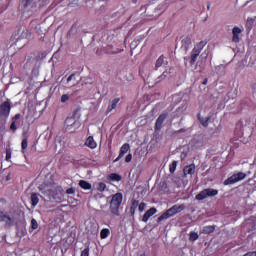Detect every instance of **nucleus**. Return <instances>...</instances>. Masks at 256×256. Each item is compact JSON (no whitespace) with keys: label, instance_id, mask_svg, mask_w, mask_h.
<instances>
[{"label":"nucleus","instance_id":"obj_51","mask_svg":"<svg viewBox=\"0 0 256 256\" xmlns=\"http://www.w3.org/2000/svg\"><path fill=\"white\" fill-rule=\"evenodd\" d=\"M140 256H146L145 254H141Z\"/></svg>","mask_w":256,"mask_h":256},{"label":"nucleus","instance_id":"obj_40","mask_svg":"<svg viewBox=\"0 0 256 256\" xmlns=\"http://www.w3.org/2000/svg\"><path fill=\"white\" fill-rule=\"evenodd\" d=\"M11 149H6V161H9V159H11Z\"/></svg>","mask_w":256,"mask_h":256},{"label":"nucleus","instance_id":"obj_13","mask_svg":"<svg viewBox=\"0 0 256 256\" xmlns=\"http://www.w3.org/2000/svg\"><path fill=\"white\" fill-rule=\"evenodd\" d=\"M86 147H89V149H97V142H95V139L93 136H89L85 141Z\"/></svg>","mask_w":256,"mask_h":256},{"label":"nucleus","instance_id":"obj_39","mask_svg":"<svg viewBox=\"0 0 256 256\" xmlns=\"http://www.w3.org/2000/svg\"><path fill=\"white\" fill-rule=\"evenodd\" d=\"M207 57H209V50H205L202 54H201V58L202 59H207Z\"/></svg>","mask_w":256,"mask_h":256},{"label":"nucleus","instance_id":"obj_22","mask_svg":"<svg viewBox=\"0 0 256 256\" xmlns=\"http://www.w3.org/2000/svg\"><path fill=\"white\" fill-rule=\"evenodd\" d=\"M105 53H107L108 55H117V53H120L119 50H113V46L111 45H108L106 48H105Z\"/></svg>","mask_w":256,"mask_h":256},{"label":"nucleus","instance_id":"obj_7","mask_svg":"<svg viewBox=\"0 0 256 256\" xmlns=\"http://www.w3.org/2000/svg\"><path fill=\"white\" fill-rule=\"evenodd\" d=\"M14 221L13 217H11L7 212L0 211V223H5L6 227H12Z\"/></svg>","mask_w":256,"mask_h":256},{"label":"nucleus","instance_id":"obj_36","mask_svg":"<svg viewBox=\"0 0 256 256\" xmlns=\"http://www.w3.org/2000/svg\"><path fill=\"white\" fill-rule=\"evenodd\" d=\"M67 195H75V188L71 187L66 190Z\"/></svg>","mask_w":256,"mask_h":256},{"label":"nucleus","instance_id":"obj_43","mask_svg":"<svg viewBox=\"0 0 256 256\" xmlns=\"http://www.w3.org/2000/svg\"><path fill=\"white\" fill-rule=\"evenodd\" d=\"M18 119H21V114H15V116L12 118V121H18Z\"/></svg>","mask_w":256,"mask_h":256},{"label":"nucleus","instance_id":"obj_15","mask_svg":"<svg viewBox=\"0 0 256 256\" xmlns=\"http://www.w3.org/2000/svg\"><path fill=\"white\" fill-rule=\"evenodd\" d=\"M137 207H139V200H132L131 206H130L131 217L135 216V211H137Z\"/></svg>","mask_w":256,"mask_h":256},{"label":"nucleus","instance_id":"obj_8","mask_svg":"<svg viewBox=\"0 0 256 256\" xmlns=\"http://www.w3.org/2000/svg\"><path fill=\"white\" fill-rule=\"evenodd\" d=\"M165 119H167V113H162L159 115L155 123V131H161Z\"/></svg>","mask_w":256,"mask_h":256},{"label":"nucleus","instance_id":"obj_28","mask_svg":"<svg viewBox=\"0 0 256 256\" xmlns=\"http://www.w3.org/2000/svg\"><path fill=\"white\" fill-rule=\"evenodd\" d=\"M175 171H177V161L174 160L169 166V172L175 173Z\"/></svg>","mask_w":256,"mask_h":256},{"label":"nucleus","instance_id":"obj_14","mask_svg":"<svg viewBox=\"0 0 256 256\" xmlns=\"http://www.w3.org/2000/svg\"><path fill=\"white\" fill-rule=\"evenodd\" d=\"M191 37L187 36L182 40V46L181 49H183L184 51H189V47H191Z\"/></svg>","mask_w":256,"mask_h":256},{"label":"nucleus","instance_id":"obj_32","mask_svg":"<svg viewBox=\"0 0 256 256\" xmlns=\"http://www.w3.org/2000/svg\"><path fill=\"white\" fill-rule=\"evenodd\" d=\"M253 23H255V19L248 18L246 25H247V27H249V29H251L253 27Z\"/></svg>","mask_w":256,"mask_h":256},{"label":"nucleus","instance_id":"obj_50","mask_svg":"<svg viewBox=\"0 0 256 256\" xmlns=\"http://www.w3.org/2000/svg\"><path fill=\"white\" fill-rule=\"evenodd\" d=\"M3 129V126L0 125V131Z\"/></svg>","mask_w":256,"mask_h":256},{"label":"nucleus","instance_id":"obj_41","mask_svg":"<svg viewBox=\"0 0 256 256\" xmlns=\"http://www.w3.org/2000/svg\"><path fill=\"white\" fill-rule=\"evenodd\" d=\"M133 159V155L132 154H128L126 157H125V162L126 163H131Z\"/></svg>","mask_w":256,"mask_h":256},{"label":"nucleus","instance_id":"obj_24","mask_svg":"<svg viewBox=\"0 0 256 256\" xmlns=\"http://www.w3.org/2000/svg\"><path fill=\"white\" fill-rule=\"evenodd\" d=\"M215 231V226H205L203 228V233H205L206 235H210V233H214Z\"/></svg>","mask_w":256,"mask_h":256},{"label":"nucleus","instance_id":"obj_12","mask_svg":"<svg viewBox=\"0 0 256 256\" xmlns=\"http://www.w3.org/2000/svg\"><path fill=\"white\" fill-rule=\"evenodd\" d=\"M184 177L187 175H195V164L187 165L183 168Z\"/></svg>","mask_w":256,"mask_h":256},{"label":"nucleus","instance_id":"obj_49","mask_svg":"<svg viewBox=\"0 0 256 256\" xmlns=\"http://www.w3.org/2000/svg\"><path fill=\"white\" fill-rule=\"evenodd\" d=\"M207 78L203 81V85H207Z\"/></svg>","mask_w":256,"mask_h":256},{"label":"nucleus","instance_id":"obj_47","mask_svg":"<svg viewBox=\"0 0 256 256\" xmlns=\"http://www.w3.org/2000/svg\"><path fill=\"white\" fill-rule=\"evenodd\" d=\"M185 128H181L180 130L177 131V133H185Z\"/></svg>","mask_w":256,"mask_h":256},{"label":"nucleus","instance_id":"obj_35","mask_svg":"<svg viewBox=\"0 0 256 256\" xmlns=\"http://www.w3.org/2000/svg\"><path fill=\"white\" fill-rule=\"evenodd\" d=\"M200 123L201 125H203V127H209V119H206V120L200 119Z\"/></svg>","mask_w":256,"mask_h":256},{"label":"nucleus","instance_id":"obj_20","mask_svg":"<svg viewBox=\"0 0 256 256\" xmlns=\"http://www.w3.org/2000/svg\"><path fill=\"white\" fill-rule=\"evenodd\" d=\"M38 204H39V196L37 195V193H32L31 194L32 207H37Z\"/></svg>","mask_w":256,"mask_h":256},{"label":"nucleus","instance_id":"obj_17","mask_svg":"<svg viewBox=\"0 0 256 256\" xmlns=\"http://www.w3.org/2000/svg\"><path fill=\"white\" fill-rule=\"evenodd\" d=\"M205 45H207V41L202 40L199 43H197L192 50L201 53V51H203V49L205 48Z\"/></svg>","mask_w":256,"mask_h":256},{"label":"nucleus","instance_id":"obj_48","mask_svg":"<svg viewBox=\"0 0 256 256\" xmlns=\"http://www.w3.org/2000/svg\"><path fill=\"white\" fill-rule=\"evenodd\" d=\"M253 95L256 97V84H255L254 89H253Z\"/></svg>","mask_w":256,"mask_h":256},{"label":"nucleus","instance_id":"obj_23","mask_svg":"<svg viewBox=\"0 0 256 256\" xmlns=\"http://www.w3.org/2000/svg\"><path fill=\"white\" fill-rule=\"evenodd\" d=\"M110 234H111V231L108 228H104L100 232V238L107 239V237H109Z\"/></svg>","mask_w":256,"mask_h":256},{"label":"nucleus","instance_id":"obj_21","mask_svg":"<svg viewBox=\"0 0 256 256\" xmlns=\"http://www.w3.org/2000/svg\"><path fill=\"white\" fill-rule=\"evenodd\" d=\"M164 63H165V56H164V55H161V56L156 60L155 70L157 71V69H159V67H162Z\"/></svg>","mask_w":256,"mask_h":256},{"label":"nucleus","instance_id":"obj_34","mask_svg":"<svg viewBox=\"0 0 256 256\" xmlns=\"http://www.w3.org/2000/svg\"><path fill=\"white\" fill-rule=\"evenodd\" d=\"M67 101H69V95L63 94L61 96V103H67Z\"/></svg>","mask_w":256,"mask_h":256},{"label":"nucleus","instance_id":"obj_38","mask_svg":"<svg viewBox=\"0 0 256 256\" xmlns=\"http://www.w3.org/2000/svg\"><path fill=\"white\" fill-rule=\"evenodd\" d=\"M10 130L13 132L17 131V125L15 124V121H12L10 124Z\"/></svg>","mask_w":256,"mask_h":256},{"label":"nucleus","instance_id":"obj_37","mask_svg":"<svg viewBox=\"0 0 256 256\" xmlns=\"http://www.w3.org/2000/svg\"><path fill=\"white\" fill-rule=\"evenodd\" d=\"M22 3L24 5V7H29V5H31V3H33V0H22Z\"/></svg>","mask_w":256,"mask_h":256},{"label":"nucleus","instance_id":"obj_27","mask_svg":"<svg viewBox=\"0 0 256 256\" xmlns=\"http://www.w3.org/2000/svg\"><path fill=\"white\" fill-rule=\"evenodd\" d=\"M106 189H107V184H105L104 182L98 183L97 191H99L100 193H103V191H105Z\"/></svg>","mask_w":256,"mask_h":256},{"label":"nucleus","instance_id":"obj_3","mask_svg":"<svg viewBox=\"0 0 256 256\" xmlns=\"http://www.w3.org/2000/svg\"><path fill=\"white\" fill-rule=\"evenodd\" d=\"M216 195H219V190L213 189V188H206L199 192L195 196L196 201H203L204 199H207V197H216Z\"/></svg>","mask_w":256,"mask_h":256},{"label":"nucleus","instance_id":"obj_33","mask_svg":"<svg viewBox=\"0 0 256 256\" xmlns=\"http://www.w3.org/2000/svg\"><path fill=\"white\" fill-rule=\"evenodd\" d=\"M147 207V204H145L144 202H141L140 204H138V211H140V213H143V210Z\"/></svg>","mask_w":256,"mask_h":256},{"label":"nucleus","instance_id":"obj_18","mask_svg":"<svg viewBox=\"0 0 256 256\" xmlns=\"http://www.w3.org/2000/svg\"><path fill=\"white\" fill-rule=\"evenodd\" d=\"M199 55H201V53L196 52V50L191 51L190 65H195V63L197 62V57H199Z\"/></svg>","mask_w":256,"mask_h":256},{"label":"nucleus","instance_id":"obj_25","mask_svg":"<svg viewBox=\"0 0 256 256\" xmlns=\"http://www.w3.org/2000/svg\"><path fill=\"white\" fill-rule=\"evenodd\" d=\"M109 179H110V181H121L122 177H121V175H119L117 173H111L109 175Z\"/></svg>","mask_w":256,"mask_h":256},{"label":"nucleus","instance_id":"obj_52","mask_svg":"<svg viewBox=\"0 0 256 256\" xmlns=\"http://www.w3.org/2000/svg\"><path fill=\"white\" fill-rule=\"evenodd\" d=\"M184 59H185V61H187V57H185Z\"/></svg>","mask_w":256,"mask_h":256},{"label":"nucleus","instance_id":"obj_10","mask_svg":"<svg viewBox=\"0 0 256 256\" xmlns=\"http://www.w3.org/2000/svg\"><path fill=\"white\" fill-rule=\"evenodd\" d=\"M155 213H157V208L152 207V208L148 209V210L144 213V215H143V217H142V221H143L144 223H147V221H149V219H151V217H153V215H155Z\"/></svg>","mask_w":256,"mask_h":256},{"label":"nucleus","instance_id":"obj_45","mask_svg":"<svg viewBox=\"0 0 256 256\" xmlns=\"http://www.w3.org/2000/svg\"><path fill=\"white\" fill-rule=\"evenodd\" d=\"M73 77H75V74H71V75L67 78V82L69 83L70 81H72Z\"/></svg>","mask_w":256,"mask_h":256},{"label":"nucleus","instance_id":"obj_2","mask_svg":"<svg viewBox=\"0 0 256 256\" xmlns=\"http://www.w3.org/2000/svg\"><path fill=\"white\" fill-rule=\"evenodd\" d=\"M181 211H185V204H175L157 218V223H161V221H165V219L175 217V215H177V213H181Z\"/></svg>","mask_w":256,"mask_h":256},{"label":"nucleus","instance_id":"obj_42","mask_svg":"<svg viewBox=\"0 0 256 256\" xmlns=\"http://www.w3.org/2000/svg\"><path fill=\"white\" fill-rule=\"evenodd\" d=\"M80 256H89V247H86L82 252Z\"/></svg>","mask_w":256,"mask_h":256},{"label":"nucleus","instance_id":"obj_46","mask_svg":"<svg viewBox=\"0 0 256 256\" xmlns=\"http://www.w3.org/2000/svg\"><path fill=\"white\" fill-rule=\"evenodd\" d=\"M165 77H167V75L165 74V72H163V74L160 77H158V79H165Z\"/></svg>","mask_w":256,"mask_h":256},{"label":"nucleus","instance_id":"obj_6","mask_svg":"<svg viewBox=\"0 0 256 256\" xmlns=\"http://www.w3.org/2000/svg\"><path fill=\"white\" fill-rule=\"evenodd\" d=\"M11 113V102L9 100L0 104V117L7 119Z\"/></svg>","mask_w":256,"mask_h":256},{"label":"nucleus","instance_id":"obj_5","mask_svg":"<svg viewBox=\"0 0 256 256\" xmlns=\"http://www.w3.org/2000/svg\"><path fill=\"white\" fill-rule=\"evenodd\" d=\"M81 123L79 120H76L75 117H67L65 120V129L66 131H71V128L74 127V129H79Z\"/></svg>","mask_w":256,"mask_h":256},{"label":"nucleus","instance_id":"obj_16","mask_svg":"<svg viewBox=\"0 0 256 256\" xmlns=\"http://www.w3.org/2000/svg\"><path fill=\"white\" fill-rule=\"evenodd\" d=\"M205 45H207V41L202 40L199 43H197L192 50L201 53V51H203V49L205 48Z\"/></svg>","mask_w":256,"mask_h":256},{"label":"nucleus","instance_id":"obj_4","mask_svg":"<svg viewBox=\"0 0 256 256\" xmlns=\"http://www.w3.org/2000/svg\"><path fill=\"white\" fill-rule=\"evenodd\" d=\"M247 175L243 172H238L236 174H233L232 176L228 177L224 181V185H234V183H238V181H243Z\"/></svg>","mask_w":256,"mask_h":256},{"label":"nucleus","instance_id":"obj_19","mask_svg":"<svg viewBox=\"0 0 256 256\" xmlns=\"http://www.w3.org/2000/svg\"><path fill=\"white\" fill-rule=\"evenodd\" d=\"M79 186L81 187V189H84L85 191H89V189H91V183L85 180H80Z\"/></svg>","mask_w":256,"mask_h":256},{"label":"nucleus","instance_id":"obj_31","mask_svg":"<svg viewBox=\"0 0 256 256\" xmlns=\"http://www.w3.org/2000/svg\"><path fill=\"white\" fill-rule=\"evenodd\" d=\"M31 229H33L34 231L35 229H39V223H37V220L35 218L31 220Z\"/></svg>","mask_w":256,"mask_h":256},{"label":"nucleus","instance_id":"obj_9","mask_svg":"<svg viewBox=\"0 0 256 256\" xmlns=\"http://www.w3.org/2000/svg\"><path fill=\"white\" fill-rule=\"evenodd\" d=\"M131 149V146H129V143H125L120 148V153L118 157L114 160V163H117L122 157H125V154Z\"/></svg>","mask_w":256,"mask_h":256},{"label":"nucleus","instance_id":"obj_1","mask_svg":"<svg viewBox=\"0 0 256 256\" xmlns=\"http://www.w3.org/2000/svg\"><path fill=\"white\" fill-rule=\"evenodd\" d=\"M121 203H123V193L117 192L116 194L112 195L109 209L111 215L114 217H119L121 215V213H119Z\"/></svg>","mask_w":256,"mask_h":256},{"label":"nucleus","instance_id":"obj_30","mask_svg":"<svg viewBox=\"0 0 256 256\" xmlns=\"http://www.w3.org/2000/svg\"><path fill=\"white\" fill-rule=\"evenodd\" d=\"M28 145H29V143H28V141H27V138H24V139L22 140V143H21L22 153H25V149H27Z\"/></svg>","mask_w":256,"mask_h":256},{"label":"nucleus","instance_id":"obj_26","mask_svg":"<svg viewBox=\"0 0 256 256\" xmlns=\"http://www.w3.org/2000/svg\"><path fill=\"white\" fill-rule=\"evenodd\" d=\"M119 101H120L119 98H115V99L112 101L111 105L108 106V111L111 112L113 109H116L117 103H119Z\"/></svg>","mask_w":256,"mask_h":256},{"label":"nucleus","instance_id":"obj_44","mask_svg":"<svg viewBox=\"0 0 256 256\" xmlns=\"http://www.w3.org/2000/svg\"><path fill=\"white\" fill-rule=\"evenodd\" d=\"M5 256H17L15 252H7Z\"/></svg>","mask_w":256,"mask_h":256},{"label":"nucleus","instance_id":"obj_29","mask_svg":"<svg viewBox=\"0 0 256 256\" xmlns=\"http://www.w3.org/2000/svg\"><path fill=\"white\" fill-rule=\"evenodd\" d=\"M199 234L197 232H190L189 241H197Z\"/></svg>","mask_w":256,"mask_h":256},{"label":"nucleus","instance_id":"obj_11","mask_svg":"<svg viewBox=\"0 0 256 256\" xmlns=\"http://www.w3.org/2000/svg\"><path fill=\"white\" fill-rule=\"evenodd\" d=\"M243 31L241 30V28L235 26L233 29H232V41L233 43H239V41H241V39L239 38V35H241Z\"/></svg>","mask_w":256,"mask_h":256}]
</instances>
